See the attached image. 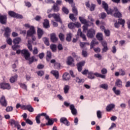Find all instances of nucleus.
I'll return each instance as SVG.
<instances>
[{
	"instance_id": "1",
	"label": "nucleus",
	"mask_w": 130,
	"mask_h": 130,
	"mask_svg": "<svg viewBox=\"0 0 130 130\" xmlns=\"http://www.w3.org/2000/svg\"><path fill=\"white\" fill-rule=\"evenodd\" d=\"M95 76L98 78H101L102 79H106V76L99 74L98 73H93L92 72H89L88 74L87 78L90 80L95 79Z\"/></svg>"
},
{
	"instance_id": "2",
	"label": "nucleus",
	"mask_w": 130,
	"mask_h": 130,
	"mask_svg": "<svg viewBox=\"0 0 130 130\" xmlns=\"http://www.w3.org/2000/svg\"><path fill=\"white\" fill-rule=\"evenodd\" d=\"M8 15L12 17V18H16L17 19H23V16L19 14H17L14 11H9Z\"/></svg>"
},
{
	"instance_id": "3",
	"label": "nucleus",
	"mask_w": 130,
	"mask_h": 130,
	"mask_svg": "<svg viewBox=\"0 0 130 130\" xmlns=\"http://www.w3.org/2000/svg\"><path fill=\"white\" fill-rule=\"evenodd\" d=\"M36 31H35V28L33 26H31L29 30H27L26 36L27 37H31L34 34H35Z\"/></svg>"
},
{
	"instance_id": "4",
	"label": "nucleus",
	"mask_w": 130,
	"mask_h": 130,
	"mask_svg": "<svg viewBox=\"0 0 130 130\" xmlns=\"http://www.w3.org/2000/svg\"><path fill=\"white\" fill-rule=\"evenodd\" d=\"M9 123H10L12 126L14 125L15 127H17V129H20V128H21V125H20L19 122L15 121L14 119H11L9 121Z\"/></svg>"
},
{
	"instance_id": "5",
	"label": "nucleus",
	"mask_w": 130,
	"mask_h": 130,
	"mask_svg": "<svg viewBox=\"0 0 130 130\" xmlns=\"http://www.w3.org/2000/svg\"><path fill=\"white\" fill-rule=\"evenodd\" d=\"M0 89L10 90L11 85L8 83H0Z\"/></svg>"
},
{
	"instance_id": "6",
	"label": "nucleus",
	"mask_w": 130,
	"mask_h": 130,
	"mask_svg": "<svg viewBox=\"0 0 130 130\" xmlns=\"http://www.w3.org/2000/svg\"><path fill=\"white\" fill-rule=\"evenodd\" d=\"M21 54L22 55V56H24L26 60H28V59H29V57H30V53H29L28 50L26 49L21 50Z\"/></svg>"
},
{
	"instance_id": "7",
	"label": "nucleus",
	"mask_w": 130,
	"mask_h": 130,
	"mask_svg": "<svg viewBox=\"0 0 130 130\" xmlns=\"http://www.w3.org/2000/svg\"><path fill=\"white\" fill-rule=\"evenodd\" d=\"M114 12L115 13L113 14V16L115 18H121L122 17V14L118 11L117 7L114 8Z\"/></svg>"
},
{
	"instance_id": "8",
	"label": "nucleus",
	"mask_w": 130,
	"mask_h": 130,
	"mask_svg": "<svg viewBox=\"0 0 130 130\" xmlns=\"http://www.w3.org/2000/svg\"><path fill=\"white\" fill-rule=\"evenodd\" d=\"M8 17H7V15H0V23L2 25H6L7 24V20Z\"/></svg>"
},
{
	"instance_id": "9",
	"label": "nucleus",
	"mask_w": 130,
	"mask_h": 130,
	"mask_svg": "<svg viewBox=\"0 0 130 130\" xmlns=\"http://www.w3.org/2000/svg\"><path fill=\"white\" fill-rule=\"evenodd\" d=\"M60 122H61V123H63L67 126H70V125H71V123H70V121H69V120H68V119H67V118L66 117H63L60 118Z\"/></svg>"
},
{
	"instance_id": "10",
	"label": "nucleus",
	"mask_w": 130,
	"mask_h": 130,
	"mask_svg": "<svg viewBox=\"0 0 130 130\" xmlns=\"http://www.w3.org/2000/svg\"><path fill=\"white\" fill-rule=\"evenodd\" d=\"M0 104L4 107H7L8 106L7 100H6V97H5L4 95H3L0 99Z\"/></svg>"
},
{
	"instance_id": "11",
	"label": "nucleus",
	"mask_w": 130,
	"mask_h": 130,
	"mask_svg": "<svg viewBox=\"0 0 130 130\" xmlns=\"http://www.w3.org/2000/svg\"><path fill=\"white\" fill-rule=\"evenodd\" d=\"M87 36L88 38H93L95 36V30L93 29H89L87 31Z\"/></svg>"
},
{
	"instance_id": "12",
	"label": "nucleus",
	"mask_w": 130,
	"mask_h": 130,
	"mask_svg": "<svg viewBox=\"0 0 130 130\" xmlns=\"http://www.w3.org/2000/svg\"><path fill=\"white\" fill-rule=\"evenodd\" d=\"M4 30L5 31V32L4 34V37H6V38H9L11 32V28L9 27H7L4 29Z\"/></svg>"
},
{
	"instance_id": "13",
	"label": "nucleus",
	"mask_w": 130,
	"mask_h": 130,
	"mask_svg": "<svg viewBox=\"0 0 130 130\" xmlns=\"http://www.w3.org/2000/svg\"><path fill=\"white\" fill-rule=\"evenodd\" d=\"M53 18L56 22H59L60 24H62V21L60 19V15L59 13H54Z\"/></svg>"
},
{
	"instance_id": "14",
	"label": "nucleus",
	"mask_w": 130,
	"mask_h": 130,
	"mask_svg": "<svg viewBox=\"0 0 130 130\" xmlns=\"http://www.w3.org/2000/svg\"><path fill=\"white\" fill-rule=\"evenodd\" d=\"M85 65V61H81L79 63H78L77 64V69L78 72H82V70H83V67Z\"/></svg>"
},
{
	"instance_id": "15",
	"label": "nucleus",
	"mask_w": 130,
	"mask_h": 130,
	"mask_svg": "<svg viewBox=\"0 0 130 130\" xmlns=\"http://www.w3.org/2000/svg\"><path fill=\"white\" fill-rule=\"evenodd\" d=\"M77 36H80L81 38H82L83 41H86L87 39L86 38V35H84L82 32V30H81V29H79L77 31Z\"/></svg>"
},
{
	"instance_id": "16",
	"label": "nucleus",
	"mask_w": 130,
	"mask_h": 130,
	"mask_svg": "<svg viewBox=\"0 0 130 130\" xmlns=\"http://www.w3.org/2000/svg\"><path fill=\"white\" fill-rule=\"evenodd\" d=\"M24 110H28L29 112H33L34 111V109L30 105H23Z\"/></svg>"
},
{
	"instance_id": "17",
	"label": "nucleus",
	"mask_w": 130,
	"mask_h": 130,
	"mask_svg": "<svg viewBox=\"0 0 130 130\" xmlns=\"http://www.w3.org/2000/svg\"><path fill=\"white\" fill-rule=\"evenodd\" d=\"M50 39L51 41L54 43H55V42H57V40H58V39L57 38V37H56V35L54 33L51 34Z\"/></svg>"
},
{
	"instance_id": "18",
	"label": "nucleus",
	"mask_w": 130,
	"mask_h": 130,
	"mask_svg": "<svg viewBox=\"0 0 130 130\" xmlns=\"http://www.w3.org/2000/svg\"><path fill=\"white\" fill-rule=\"evenodd\" d=\"M37 33L38 39H41V38H42V36H43V34H44V31L42 29L38 27L37 30Z\"/></svg>"
},
{
	"instance_id": "19",
	"label": "nucleus",
	"mask_w": 130,
	"mask_h": 130,
	"mask_svg": "<svg viewBox=\"0 0 130 130\" xmlns=\"http://www.w3.org/2000/svg\"><path fill=\"white\" fill-rule=\"evenodd\" d=\"M70 109L71 110V112L73 115H76L78 112L77 109L75 108V106L74 105H71L70 106Z\"/></svg>"
},
{
	"instance_id": "20",
	"label": "nucleus",
	"mask_w": 130,
	"mask_h": 130,
	"mask_svg": "<svg viewBox=\"0 0 130 130\" xmlns=\"http://www.w3.org/2000/svg\"><path fill=\"white\" fill-rule=\"evenodd\" d=\"M115 107V105L113 104H111L110 105H108L106 108V111H107L108 112H109V111H111L112 109H113V108H114Z\"/></svg>"
},
{
	"instance_id": "21",
	"label": "nucleus",
	"mask_w": 130,
	"mask_h": 130,
	"mask_svg": "<svg viewBox=\"0 0 130 130\" xmlns=\"http://www.w3.org/2000/svg\"><path fill=\"white\" fill-rule=\"evenodd\" d=\"M62 79L63 81H69L71 79V76L70 74L68 73H65L62 76Z\"/></svg>"
},
{
	"instance_id": "22",
	"label": "nucleus",
	"mask_w": 130,
	"mask_h": 130,
	"mask_svg": "<svg viewBox=\"0 0 130 130\" xmlns=\"http://www.w3.org/2000/svg\"><path fill=\"white\" fill-rule=\"evenodd\" d=\"M51 74H52L53 76H54L57 80L59 78V73L58 71L56 70H52L51 71Z\"/></svg>"
},
{
	"instance_id": "23",
	"label": "nucleus",
	"mask_w": 130,
	"mask_h": 130,
	"mask_svg": "<svg viewBox=\"0 0 130 130\" xmlns=\"http://www.w3.org/2000/svg\"><path fill=\"white\" fill-rule=\"evenodd\" d=\"M43 24L44 28H45L46 29H48V28H49V21H48V20L45 19Z\"/></svg>"
},
{
	"instance_id": "24",
	"label": "nucleus",
	"mask_w": 130,
	"mask_h": 130,
	"mask_svg": "<svg viewBox=\"0 0 130 130\" xmlns=\"http://www.w3.org/2000/svg\"><path fill=\"white\" fill-rule=\"evenodd\" d=\"M115 86L121 88L122 87V81L120 79H117L115 82Z\"/></svg>"
},
{
	"instance_id": "25",
	"label": "nucleus",
	"mask_w": 130,
	"mask_h": 130,
	"mask_svg": "<svg viewBox=\"0 0 130 130\" xmlns=\"http://www.w3.org/2000/svg\"><path fill=\"white\" fill-rule=\"evenodd\" d=\"M73 62H74V58L72 57V56H69L68 58V60L67 61V63L68 66H71L73 64Z\"/></svg>"
},
{
	"instance_id": "26",
	"label": "nucleus",
	"mask_w": 130,
	"mask_h": 130,
	"mask_svg": "<svg viewBox=\"0 0 130 130\" xmlns=\"http://www.w3.org/2000/svg\"><path fill=\"white\" fill-rule=\"evenodd\" d=\"M51 10L52 11H53V12H57L59 11V7H58V6L56 5V4H54Z\"/></svg>"
},
{
	"instance_id": "27",
	"label": "nucleus",
	"mask_w": 130,
	"mask_h": 130,
	"mask_svg": "<svg viewBox=\"0 0 130 130\" xmlns=\"http://www.w3.org/2000/svg\"><path fill=\"white\" fill-rule=\"evenodd\" d=\"M79 19L82 24H84V25L88 24V21L86 19L82 17H79Z\"/></svg>"
},
{
	"instance_id": "28",
	"label": "nucleus",
	"mask_w": 130,
	"mask_h": 130,
	"mask_svg": "<svg viewBox=\"0 0 130 130\" xmlns=\"http://www.w3.org/2000/svg\"><path fill=\"white\" fill-rule=\"evenodd\" d=\"M70 88H71V87H70L69 85H64V87L63 88V91H64V94H68V93H69Z\"/></svg>"
},
{
	"instance_id": "29",
	"label": "nucleus",
	"mask_w": 130,
	"mask_h": 130,
	"mask_svg": "<svg viewBox=\"0 0 130 130\" xmlns=\"http://www.w3.org/2000/svg\"><path fill=\"white\" fill-rule=\"evenodd\" d=\"M76 83H78L79 85H81V84H83V83L85 82V80H84V79H81L79 77H76Z\"/></svg>"
},
{
	"instance_id": "30",
	"label": "nucleus",
	"mask_w": 130,
	"mask_h": 130,
	"mask_svg": "<svg viewBox=\"0 0 130 130\" xmlns=\"http://www.w3.org/2000/svg\"><path fill=\"white\" fill-rule=\"evenodd\" d=\"M21 38H16L13 40V44H19L21 42Z\"/></svg>"
},
{
	"instance_id": "31",
	"label": "nucleus",
	"mask_w": 130,
	"mask_h": 130,
	"mask_svg": "<svg viewBox=\"0 0 130 130\" xmlns=\"http://www.w3.org/2000/svg\"><path fill=\"white\" fill-rule=\"evenodd\" d=\"M96 38L99 41H102V40H103V35L101 33H98Z\"/></svg>"
},
{
	"instance_id": "32",
	"label": "nucleus",
	"mask_w": 130,
	"mask_h": 130,
	"mask_svg": "<svg viewBox=\"0 0 130 130\" xmlns=\"http://www.w3.org/2000/svg\"><path fill=\"white\" fill-rule=\"evenodd\" d=\"M17 78H18V75H15L14 76L12 77L10 79V82L12 83H15L17 80Z\"/></svg>"
},
{
	"instance_id": "33",
	"label": "nucleus",
	"mask_w": 130,
	"mask_h": 130,
	"mask_svg": "<svg viewBox=\"0 0 130 130\" xmlns=\"http://www.w3.org/2000/svg\"><path fill=\"white\" fill-rule=\"evenodd\" d=\"M47 120H48V122L46 123V125H52L53 124V120H52V118H49V117H48V119H46Z\"/></svg>"
},
{
	"instance_id": "34",
	"label": "nucleus",
	"mask_w": 130,
	"mask_h": 130,
	"mask_svg": "<svg viewBox=\"0 0 130 130\" xmlns=\"http://www.w3.org/2000/svg\"><path fill=\"white\" fill-rule=\"evenodd\" d=\"M99 42L98 41H92L90 44V49H92V48H93L95 46V45H97L99 44Z\"/></svg>"
},
{
	"instance_id": "35",
	"label": "nucleus",
	"mask_w": 130,
	"mask_h": 130,
	"mask_svg": "<svg viewBox=\"0 0 130 130\" xmlns=\"http://www.w3.org/2000/svg\"><path fill=\"white\" fill-rule=\"evenodd\" d=\"M51 58V52L50 51H47V56L46 58L47 61H49Z\"/></svg>"
},
{
	"instance_id": "36",
	"label": "nucleus",
	"mask_w": 130,
	"mask_h": 130,
	"mask_svg": "<svg viewBox=\"0 0 130 130\" xmlns=\"http://www.w3.org/2000/svg\"><path fill=\"white\" fill-rule=\"evenodd\" d=\"M72 12L74 13L75 16H78V10L76 8V6L72 5Z\"/></svg>"
},
{
	"instance_id": "37",
	"label": "nucleus",
	"mask_w": 130,
	"mask_h": 130,
	"mask_svg": "<svg viewBox=\"0 0 130 130\" xmlns=\"http://www.w3.org/2000/svg\"><path fill=\"white\" fill-rule=\"evenodd\" d=\"M29 61V64H31L32 62H34V61H37V59L34 58V56H32V57H29L28 59Z\"/></svg>"
},
{
	"instance_id": "38",
	"label": "nucleus",
	"mask_w": 130,
	"mask_h": 130,
	"mask_svg": "<svg viewBox=\"0 0 130 130\" xmlns=\"http://www.w3.org/2000/svg\"><path fill=\"white\" fill-rule=\"evenodd\" d=\"M69 18L70 20H72V21H73V22H75V21H77V18H76L74 14H70L69 15Z\"/></svg>"
},
{
	"instance_id": "39",
	"label": "nucleus",
	"mask_w": 130,
	"mask_h": 130,
	"mask_svg": "<svg viewBox=\"0 0 130 130\" xmlns=\"http://www.w3.org/2000/svg\"><path fill=\"white\" fill-rule=\"evenodd\" d=\"M100 88L104 89V90H108V85L107 84H102L100 85Z\"/></svg>"
},
{
	"instance_id": "40",
	"label": "nucleus",
	"mask_w": 130,
	"mask_h": 130,
	"mask_svg": "<svg viewBox=\"0 0 130 130\" xmlns=\"http://www.w3.org/2000/svg\"><path fill=\"white\" fill-rule=\"evenodd\" d=\"M113 91L116 95H120V90H116V87H114L113 88Z\"/></svg>"
},
{
	"instance_id": "41",
	"label": "nucleus",
	"mask_w": 130,
	"mask_h": 130,
	"mask_svg": "<svg viewBox=\"0 0 130 130\" xmlns=\"http://www.w3.org/2000/svg\"><path fill=\"white\" fill-rule=\"evenodd\" d=\"M43 41L47 46H49V40L47 38H44Z\"/></svg>"
},
{
	"instance_id": "42",
	"label": "nucleus",
	"mask_w": 130,
	"mask_h": 130,
	"mask_svg": "<svg viewBox=\"0 0 130 130\" xmlns=\"http://www.w3.org/2000/svg\"><path fill=\"white\" fill-rule=\"evenodd\" d=\"M38 115H39L40 117H41V116H44V117L46 118V119H48V117H49L45 113H42L41 114H39Z\"/></svg>"
},
{
	"instance_id": "43",
	"label": "nucleus",
	"mask_w": 130,
	"mask_h": 130,
	"mask_svg": "<svg viewBox=\"0 0 130 130\" xmlns=\"http://www.w3.org/2000/svg\"><path fill=\"white\" fill-rule=\"evenodd\" d=\"M66 40L67 41H68V42H70V41L72 40V34H68L67 35Z\"/></svg>"
},
{
	"instance_id": "44",
	"label": "nucleus",
	"mask_w": 130,
	"mask_h": 130,
	"mask_svg": "<svg viewBox=\"0 0 130 130\" xmlns=\"http://www.w3.org/2000/svg\"><path fill=\"white\" fill-rule=\"evenodd\" d=\"M59 38L61 41H63L64 40V35L63 34L60 32L59 34Z\"/></svg>"
},
{
	"instance_id": "45",
	"label": "nucleus",
	"mask_w": 130,
	"mask_h": 130,
	"mask_svg": "<svg viewBox=\"0 0 130 130\" xmlns=\"http://www.w3.org/2000/svg\"><path fill=\"white\" fill-rule=\"evenodd\" d=\"M106 12H107V14H108V15H113L114 12V9H108L106 11Z\"/></svg>"
},
{
	"instance_id": "46",
	"label": "nucleus",
	"mask_w": 130,
	"mask_h": 130,
	"mask_svg": "<svg viewBox=\"0 0 130 130\" xmlns=\"http://www.w3.org/2000/svg\"><path fill=\"white\" fill-rule=\"evenodd\" d=\"M102 5L105 11H107L108 10V5H107V4H106V3H105V2H103Z\"/></svg>"
},
{
	"instance_id": "47",
	"label": "nucleus",
	"mask_w": 130,
	"mask_h": 130,
	"mask_svg": "<svg viewBox=\"0 0 130 130\" xmlns=\"http://www.w3.org/2000/svg\"><path fill=\"white\" fill-rule=\"evenodd\" d=\"M62 11L63 12V13H64V14H66V15H68L69 13V9L65 7H62Z\"/></svg>"
},
{
	"instance_id": "48",
	"label": "nucleus",
	"mask_w": 130,
	"mask_h": 130,
	"mask_svg": "<svg viewBox=\"0 0 130 130\" xmlns=\"http://www.w3.org/2000/svg\"><path fill=\"white\" fill-rule=\"evenodd\" d=\"M118 22L120 25H123V24H125V20L121 18H120L118 20Z\"/></svg>"
},
{
	"instance_id": "49",
	"label": "nucleus",
	"mask_w": 130,
	"mask_h": 130,
	"mask_svg": "<svg viewBox=\"0 0 130 130\" xmlns=\"http://www.w3.org/2000/svg\"><path fill=\"white\" fill-rule=\"evenodd\" d=\"M68 27L70 29H74L75 28V23L71 22L68 24Z\"/></svg>"
},
{
	"instance_id": "50",
	"label": "nucleus",
	"mask_w": 130,
	"mask_h": 130,
	"mask_svg": "<svg viewBox=\"0 0 130 130\" xmlns=\"http://www.w3.org/2000/svg\"><path fill=\"white\" fill-rule=\"evenodd\" d=\"M96 115L99 119L102 118V113L100 111H98L96 112Z\"/></svg>"
},
{
	"instance_id": "51",
	"label": "nucleus",
	"mask_w": 130,
	"mask_h": 130,
	"mask_svg": "<svg viewBox=\"0 0 130 130\" xmlns=\"http://www.w3.org/2000/svg\"><path fill=\"white\" fill-rule=\"evenodd\" d=\"M19 85L22 89H24V90H26L27 91V86L25 85V84L20 83Z\"/></svg>"
},
{
	"instance_id": "52",
	"label": "nucleus",
	"mask_w": 130,
	"mask_h": 130,
	"mask_svg": "<svg viewBox=\"0 0 130 130\" xmlns=\"http://www.w3.org/2000/svg\"><path fill=\"white\" fill-rule=\"evenodd\" d=\"M94 57H96V58H98L100 60L102 59V56L100 54H94Z\"/></svg>"
},
{
	"instance_id": "53",
	"label": "nucleus",
	"mask_w": 130,
	"mask_h": 130,
	"mask_svg": "<svg viewBox=\"0 0 130 130\" xmlns=\"http://www.w3.org/2000/svg\"><path fill=\"white\" fill-rule=\"evenodd\" d=\"M40 115H37L36 117V122L37 123H38V124H40Z\"/></svg>"
},
{
	"instance_id": "54",
	"label": "nucleus",
	"mask_w": 130,
	"mask_h": 130,
	"mask_svg": "<svg viewBox=\"0 0 130 130\" xmlns=\"http://www.w3.org/2000/svg\"><path fill=\"white\" fill-rule=\"evenodd\" d=\"M89 26V24H84L82 28L83 29V32H86L87 30H88V27Z\"/></svg>"
},
{
	"instance_id": "55",
	"label": "nucleus",
	"mask_w": 130,
	"mask_h": 130,
	"mask_svg": "<svg viewBox=\"0 0 130 130\" xmlns=\"http://www.w3.org/2000/svg\"><path fill=\"white\" fill-rule=\"evenodd\" d=\"M50 48L51 49H52V51H55V50H56V45H51L50 46Z\"/></svg>"
},
{
	"instance_id": "56",
	"label": "nucleus",
	"mask_w": 130,
	"mask_h": 130,
	"mask_svg": "<svg viewBox=\"0 0 130 130\" xmlns=\"http://www.w3.org/2000/svg\"><path fill=\"white\" fill-rule=\"evenodd\" d=\"M19 47H20V46L19 45H17V44H14L13 46H12V49L14 51L18 49V48H19Z\"/></svg>"
},
{
	"instance_id": "57",
	"label": "nucleus",
	"mask_w": 130,
	"mask_h": 130,
	"mask_svg": "<svg viewBox=\"0 0 130 130\" xmlns=\"http://www.w3.org/2000/svg\"><path fill=\"white\" fill-rule=\"evenodd\" d=\"M101 73L105 76L104 75H106L107 74V69L104 68L101 70Z\"/></svg>"
},
{
	"instance_id": "58",
	"label": "nucleus",
	"mask_w": 130,
	"mask_h": 130,
	"mask_svg": "<svg viewBox=\"0 0 130 130\" xmlns=\"http://www.w3.org/2000/svg\"><path fill=\"white\" fill-rule=\"evenodd\" d=\"M82 53L84 57H87V56H88V53L87 52V51L83 50H82Z\"/></svg>"
},
{
	"instance_id": "59",
	"label": "nucleus",
	"mask_w": 130,
	"mask_h": 130,
	"mask_svg": "<svg viewBox=\"0 0 130 130\" xmlns=\"http://www.w3.org/2000/svg\"><path fill=\"white\" fill-rule=\"evenodd\" d=\"M37 73L38 75V76H40V77H42V76L44 75V72H43V71H38L37 72Z\"/></svg>"
},
{
	"instance_id": "60",
	"label": "nucleus",
	"mask_w": 130,
	"mask_h": 130,
	"mask_svg": "<svg viewBox=\"0 0 130 130\" xmlns=\"http://www.w3.org/2000/svg\"><path fill=\"white\" fill-rule=\"evenodd\" d=\"M104 33L106 36H109L110 35V30L105 29Z\"/></svg>"
},
{
	"instance_id": "61",
	"label": "nucleus",
	"mask_w": 130,
	"mask_h": 130,
	"mask_svg": "<svg viewBox=\"0 0 130 130\" xmlns=\"http://www.w3.org/2000/svg\"><path fill=\"white\" fill-rule=\"evenodd\" d=\"M24 4L25 5V6L27 7V8H31V6H32L31 3L29 2H26V1H25Z\"/></svg>"
},
{
	"instance_id": "62",
	"label": "nucleus",
	"mask_w": 130,
	"mask_h": 130,
	"mask_svg": "<svg viewBox=\"0 0 130 130\" xmlns=\"http://www.w3.org/2000/svg\"><path fill=\"white\" fill-rule=\"evenodd\" d=\"M55 69H57L58 70V69H60V63H55L54 64Z\"/></svg>"
},
{
	"instance_id": "63",
	"label": "nucleus",
	"mask_w": 130,
	"mask_h": 130,
	"mask_svg": "<svg viewBox=\"0 0 130 130\" xmlns=\"http://www.w3.org/2000/svg\"><path fill=\"white\" fill-rule=\"evenodd\" d=\"M7 112H10V111H13V107H7L6 109Z\"/></svg>"
},
{
	"instance_id": "64",
	"label": "nucleus",
	"mask_w": 130,
	"mask_h": 130,
	"mask_svg": "<svg viewBox=\"0 0 130 130\" xmlns=\"http://www.w3.org/2000/svg\"><path fill=\"white\" fill-rule=\"evenodd\" d=\"M8 40H7V43L9 45H12V39L11 38H8Z\"/></svg>"
}]
</instances>
